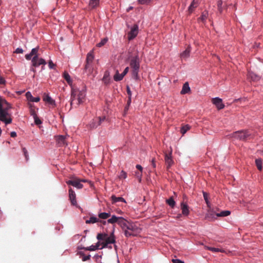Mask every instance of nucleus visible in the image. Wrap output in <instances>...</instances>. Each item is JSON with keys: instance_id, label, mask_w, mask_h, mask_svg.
<instances>
[{"instance_id": "1", "label": "nucleus", "mask_w": 263, "mask_h": 263, "mask_svg": "<svg viewBox=\"0 0 263 263\" xmlns=\"http://www.w3.org/2000/svg\"><path fill=\"white\" fill-rule=\"evenodd\" d=\"M120 226L126 237L136 236L141 231V229L138 224L129 221L125 219H124L123 222H120Z\"/></svg>"}, {"instance_id": "2", "label": "nucleus", "mask_w": 263, "mask_h": 263, "mask_svg": "<svg viewBox=\"0 0 263 263\" xmlns=\"http://www.w3.org/2000/svg\"><path fill=\"white\" fill-rule=\"evenodd\" d=\"M11 108V104L0 96V120L6 124L12 122L11 115L9 112V110Z\"/></svg>"}, {"instance_id": "3", "label": "nucleus", "mask_w": 263, "mask_h": 263, "mask_svg": "<svg viewBox=\"0 0 263 263\" xmlns=\"http://www.w3.org/2000/svg\"><path fill=\"white\" fill-rule=\"evenodd\" d=\"M130 66L132 69V75L135 79L138 78V73L140 69V59L138 55L133 57L130 61Z\"/></svg>"}, {"instance_id": "4", "label": "nucleus", "mask_w": 263, "mask_h": 263, "mask_svg": "<svg viewBox=\"0 0 263 263\" xmlns=\"http://www.w3.org/2000/svg\"><path fill=\"white\" fill-rule=\"evenodd\" d=\"M232 137L242 141H247L252 137V134L249 130H239L233 133Z\"/></svg>"}, {"instance_id": "5", "label": "nucleus", "mask_w": 263, "mask_h": 263, "mask_svg": "<svg viewBox=\"0 0 263 263\" xmlns=\"http://www.w3.org/2000/svg\"><path fill=\"white\" fill-rule=\"evenodd\" d=\"M72 97L74 98L77 97V98L81 102H83V100L85 97V92L83 90H79L77 89L73 88L71 89Z\"/></svg>"}, {"instance_id": "6", "label": "nucleus", "mask_w": 263, "mask_h": 263, "mask_svg": "<svg viewBox=\"0 0 263 263\" xmlns=\"http://www.w3.org/2000/svg\"><path fill=\"white\" fill-rule=\"evenodd\" d=\"M172 151L167 154L165 153L164 154V161L166 164V169L168 170L169 168L173 165L174 162L172 159Z\"/></svg>"}, {"instance_id": "7", "label": "nucleus", "mask_w": 263, "mask_h": 263, "mask_svg": "<svg viewBox=\"0 0 263 263\" xmlns=\"http://www.w3.org/2000/svg\"><path fill=\"white\" fill-rule=\"evenodd\" d=\"M115 242L116 240L114 232H112L109 236H108V235H107L105 241L101 243L102 247L101 249L106 248L108 244L114 243Z\"/></svg>"}, {"instance_id": "8", "label": "nucleus", "mask_w": 263, "mask_h": 263, "mask_svg": "<svg viewBox=\"0 0 263 263\" xmlns=\"http://www.w3.org/2000/svg\"><path fill=\"white\" fill-rule=\"evenodd\" d=\"M139 27L138 25L135 24L132 28L131 30L128 33V40H132L134 39L138 34Z\"/></svg>"}, {"instance_id": "9", "label": "nucleus", "mask_w": 263, "mask_h": 263, "mask_svg": "<svg viewBox=\"0 0 263 263\" xmlns=\"http://www.w3.org/2000/svg\"><path fill=\"white\" fill-rule=\"evenodd\" d=\"M32 66L33 67H38L41 65H45L46 64V62L42 58H39L37 57V58L36 59V57H32Z\"/></svg>"}, {"instance_id": "10", "label": "nucleus", "mask_w": 263, "mask_h": 263, "mask_svg": "<svg viewBox=\"0 0 263 263\" xmlns=\"http://www.w3.org/2000/svg\"><path fill=\"white\" fill-rule=\"evenodd\" d=\"M66 183L68 185H71L73 186L77 187V189H82L83 186V184L81 183L80 180L79 179H74V180H70L66 181Z\"/></svg>"}, {"instance_id": "11", "label": "nucleus", "mask_w": 263, "mask_h": 263, "mask_svg": "<svg viewBox=\"0 0 263 263\" xmlns=\"http://www.w3.org/2000/svg\"><path fill=\"white\" fill-rule=\"evenodd\" d=\"M106 120V118L105 117H98L93 120L92 123L90 124V126L91 128H96L99 125H101V123Z\"/></svg>"}, {"instance_id": "12", "label": "nucleus", "mask_w": 263, "mask_h": 263, "mask_svg": "<svg viewBox=\"0 0 263 263\" xmlns=\"http://www.w3.org/2000/svg\"><path fill=\"white\" fill-rule=\"evenodd\" d=\"M69 198L72 205H76L77 204L76 195L74 191L71 187L69 189Z\"/></svg>"}, {"instance_id": "13", "label": "nucleus", "mask_w": 263, "mask_h": 263, "mask_svg": "<svg viewBox=\"0 0 263 263\" xmlns=\"http://www.w3.org/2000/svg\"><path fill=\"white\" fill-rule=\"evenodd\" d=\"M124 218L122 217H117L115 215H112L111 217L107 220V222L111 224L117 223L120 226V222H123Z\"/></svg>"}, {"instance_id": "14", "label": "nucleus", "mask_w": 263, "mask_h": 263, "mask_svg": "<svg viewBox=\"0 0 263 263\" xmlns=\"http://www.w3.org/2000/svg\"><path fill=\"white\" fill-rule=\"evenodd\" d=\"M212 102L218 109H222L224 107V105L222 103V99L219 98H213Z\"/></svg>"}, {"instance_id": "15", "label": "nucleus", "mask_w": 263, "mask_h": 263, "mask_svg": "<svg viewBox=\"0 0 263 263\" xmlns=\"http://www.w3.org/2000/svg\"><path fill=\"white\" fill-rule=\"evenodd\" d=\"M180 208L182 211V214L183 215L187 216L189 215V206L186 203L182 202L180 204Z\"/></svg>"}, {"instance_id": "16", "label": "nucleus", "mask_w": 263, "mask_h": 263, "mask_svg": "<svg viewBox=\"0 0 263 263\" xmlns=\"http://www.w3.org/2000/svg\"><path fill=\"white\" fill-rule=\"evenodd\" d=\"M209 16V13L207 11H204L202 12L201 16L198 18L197 21L199 23H202V24H205L206 23V21L208 19Z\"/></svg>"}, {"instance_id": "17", "label": "nucleus", "mask_w": 263, "mask_h": 263, "mask_svg": "<svg viewBox=\"0 0 263 263\" xmlns=\"http://www.w3.org/2000/svg\"><path fill=\"white\" fill-rule=\"evenodd\" d=\"M199 4V0H193L188 8V12L192 13Z\"/></svg>"}, {"instance_id": "18", "label": "nucleus", "mask_w": 263, "mask_h": 263, "mask_svg": "<svg viewBox=\"0 0 263 263\" xmlns=\"http://www.w3.org/2000/svg\"><path fill=\"white\" fill-rule=\"evenodd\" d=\"M65 139L66 137L62 135L56 137L57 142L59 146H63L67 145Z\"/></svg>"}, {"instance_id": "19", "label": "nucleus", "mask_w": 263, "mask_h": 263, "mask_svg": "<svg viewBox=\"0 0 263 263\" xmlns=\"http://www.w3.org/2000/svg\"><path fill=\"white\" fill-rule=\"evenodd\" d=\"M191 52V47L188 46L187 48L180 53V58L182 59H186L189 57Z\"/></svg>"}, {"instance_id": "20", "label": "nucleus", "mask_w": 263, "mask_h": 263, "mask_svg": "<svg viewBox=\"0 0 263 263\" xmlns=\"http://www.w3.org/2000/svg\"><path fill=\"white\" fill-rule=\"evenodd\" d=\"M26 96L27 99L31 102H38L40 100V97H33L29 91L26 92Z\"/></svg>"}, {"instance_id": "21", "label": "nucleus", "mask_w": 263, "mask_h": 263, "mask_svg": "<svg viewBox=\"0 0 263 263\" xmlns=\"http://www.w3.org/2000/svg\"><path fill=\"white\" fill-rule=\"evenodd\" d=\"M191 91L190 87L188 82H185L182 87V89L181 91V94H186L190 92Z\"/></svg>"}, {"instance_id": "22", "label": "nucleus", "mask_w": 263, "mask_h": 263, "mask_svg": "<svg viewBox=\"0 0 263 263\" xmlns=\"http://www.w3.org/2000/svg\"><path fill=\"white\" fill-rule=\"evenodd\" d=\"M100 4V0H89V7L91 9H94L97 7Z\"/></svg>"}, {"instance_id": "23", "label": "nucleus", "mask_w": 263, "mask_h": 263, "mask_svg": "<svg viewBox=\"0 0 263 263\" xmlns=\"http://www.w3.org/2000/svg\"><path fill=\"white\" fill-rule=\"evenodd\" d=\"M81 103H82L77 98L74 99V98L72 97V93L71 94V106L77 107L79 104Z\"/></svg>"}, {"instance_id": "24", "label": "nucleus", "mask_w": 263, "mask_h": 263, "mask_svg": "<svg viewBox=\"0 0 263 263\" xmlns=\"http://www.w3.org/2000/svg\"><path fill=\"white\" fill-rule=\"evenodd\" d=\"M248 79L253 81H256L259 80L258 76L251 71L248 72Z\"/></svg>"}, {"instance_id": "25", "label": "nucleus", "mask_w": 263, "mask_h": 263, "mask_svg": "<svg viewBox=\"0 0 263 263\" xmlns=\"http://www.w3.org/2000/svg\"><path fill=\"white\" fill-rule=\"evenodd\" d=\"M94 59L93 51H91L88 53L86 57V63L92 64Z\"/></svg>"}, {"instance_id": "26", "label": "nucleus", "mask_w": 263, "mask_h": 263, "mask_svg": "<svg viewBox=\"0 0 263 263\" xmlns=\"http://www.w3.org/2000/svg\"><path fill=\"white\" fill-rule=\"evenodd\" d=\"M111 200H112V203H116V202H125V199L121 197H117L115 195H112V196H111Z\"/></svg>"}, {"instance_id": "27", "label": "nucleus", "mask_w": 263, "mask_h": 263, "mask_svg": "<svg viewBox=\"0 0 263 263\" xmlns=\"http://www.w3.org/2000/svg\"><path fill=\"white\" fill-rule=\"evenodd\" d=\"M92 64L86 63L84 70L86 72L91 73L92 72Z\"/></svg>"}, {"instance_id": "28", "label": "nucleus", "mask_w": 263, "mask_h": 263, "mask_svg": "<svg viewBox=\"0 0 263 263\" xmlns=\"http://www.w3.org/2000/svg\"><path fill=\"white\" fill-rule=\"evenodd\" d=\"M43 100L51 105L54 104L55 103L54 101L48 95H45L43 98Z\"/></svg>"}, {"instance_id": "29", "label": "nucleus", "mask_w": 263, "mask_h": 263, "mask_svg": "<svg viewBox=\"0 0 263 263\" xmlns=\"http://www.w3.org/2000/svg\"><path fill=\"white\" fill-rule=\"evenodd\" d=\"M124 76L122 74H119L118 71H117L116 73L115 74L114 77V79L116 81H120L123 79Z\"/></svg>"}, {"instance_id": "30", "label": "nucleus", "mask_w": 263, "mask_h": 263, "mask_svg": "<svg viewBox=\"0 0 263 263\" xmlns=\"http://www.w3.org/2000/svg\"><path fill=\"white\" fill-rule=\"evenodd\" d=\"M99 218L102 219H107L108 217L110 216V214L109 213H101L98 215Z\"/></svg>"}, {"instance_id": "31", "label": "nucleus", "mask_w": 263, "mask_h": 263, "mask_svg": "<svg viewBox=\"0 0 263 263\" xmlns=\"http://www.w3.org/2000/svg\"><path fill=\"white\" fill-rule=\"evenodd\" d=\"M39 47L37 46L34 48H33L32 50H31V54H32L33 56V57H36V59L37 58V57H39V54H38V51H39Z\"/></svg>"}, {"instance_id": "32", "label": "nucleus", "mask_w": 263, "mask_h": 263, "mask_svg": "<svg viewBox=\"0 0 263 263\" xmlns=\"http://www.w3.org/2000/svg\"><path fill=\"white\" fill-rule=\"evenodd\" d=\"M99 219L96 217L91 216L89 219L86 221V223H95L98 222Z\"/></svg>"}, {"instance_id": "33", "label": "nucleus", "mask_w": 263, "mask_h": 263, "mask_svg": "<svg viewBox=\"0 0 263 263\" xmlns=\"http://www.w3.org/2000/svg\"><path fill=\"white\" fill-rule=\"evenodd\" d=\"M166 203L172 208H174L176 204V202L173 197H170L167 199Z\"/></svg>"}, {"instance_id": "34", "label": "nucleus", "mask_w": 263, "mask_h": 263, "mask_svg": "<svg viewBox=\"0 0 263 263\" xmlns=\"http://www.w3.org/2000/svg\"><path fill=\"white\" fill-rule=\"evenodd\" d=\"M63 76H64V79L67 81L68 84L69 85H71L72 81H71V80L70 79V76H69V74L67 72H64V73L63 74Z\"/></svg>"}, {"instance_id": "35", "label": "nucleus", "mask_w": 263, "mask_h": 263, "mask_svg": "<svg viewBox=\"0 0 263 263\" xmlns=\"http://www.w3.org/2000/svg\"><path fill=\"white\" fill-rule=\"evenodd\" d=\"M231 212L229 211H223L219 213H217L216 215L218 217H225L229 215Z\"/></svg>"}, {"instance_id": "36", "label": "nucleus", "mask_w": 263, "mask_h": 263, "mask_svg": "<svg viewBox=\"0 0 263 263\" xmlns=\"http://www.w3.org/2000/svg\"><path fill=\"white\" fill-rule=\"evenodd\" d=\"M190 129V126L189 125H185L183 126L180 130V132L182 135H184L187 130Z\"/></svg>"}, {"instance_id": "37", "label": "nucleus", "mask_w": 263, "mask_h": 263, "mask_svg": "<svg viewBox=\"0 0 263 263\" xmlns=\"http://www.w3.org/2000/svg\"><path fill=\"white\" fill-rule=\"evenodd\" d=\"M107 234L105 233H99L97 235V238L99 240L105 241Z\"/></svg>"}, {"instance_id": "38", "label": "nucleus", "mask_w": 263, "mask_h": 263, "mask_svg": "<svg viewBox=\"0 0 263 263\" xmlns=\"http://www.w3.org/2000/svg\"><path fill=\"white\" fill-rule=\"evenodd\" d=\"M255 163H256V166H257V168L259 171H261V169H262V166H261L262 161H261V159H256L255 160Z\"/></svg>"}, {"instance_id": "39", "label": "nucleus", "mask_w": 263, "mask_h": 263, "mask_svg": "<svg viewBox=\"0 0 263 263\" xmlns=\"http://www.w3.org/2000/svg\"><path fill=\"white\" fill-rule=\"evenodd\" d=\"M108 41V39L107 37L104 38L101 40L100 42L97 44V46L99 47H101L102 46L104 45Z\"/></svg>"}, {"instance_id": "40", "label": "nucleus", "mask_w": 263, "mask_h": 263, "mask_svg": "<svg viewBox=\"0 0 263 263\" xmlns=\"http://www.w3.org/2000/svg\"><path fill=\"white\" fill-rule=\"evenodd\" d=\"M135 176L138 179L139 182L141 181L142 172L137 171L135 172Z\"/></svg>"}, {"instance_id": "41", "label": "nucleus", "mask_w": 263, "mask_h": 263, "mask_svg": "<svg viewBox=\"0 0 263 263\" xmlns=\"http://www.w3.org/2000/svg\"><path fill=\"white\" fill-rule=\"evenodd\" d=\"M127 93L128 95V104H130L131 103V97H132V91L130 89V88L128 86L126 87Z\"/></svg>"}, {"instance_id": "42", "label": "nucleus", "mask_w": 263, "mask_h": 263, "mask_svg": "<svg viewBox=\"0 0 263 263\" xmlns=\"http://www.w3.org/2000/svg\"><path fill=\"white\" fill-rule=\"evenodd\" d=\"M206 249L213 252H222V251L218 248L207 247Z\"/></svg>"}, {"instance_id": "43", "label": "nucleus", "mask_w": 263, "mask_h": 263, "mask_svg": "<svg viewBox=\"0 0 263 263\" xmlns=\"http://www.w3.org/2000/svg\"><path fill=\"white\" fill-rule=\"evenodd\" d=\"M86 251H93L97 250V248L95 247V245H91L90 247H88L84 248Z\"/></svg>"}, {"instance_id": "44", "label": "nucleus", "mask_w": 263, "mask_h": 263, "mask_svg": "<svg viewBox=\"0 0 263 263\" xmlns=\"http://www.w3.org/2000/svg\"><path fill=\"white\" fill-rule=\"evenodd\" d=\"M222 1L219 0L217 3V6H218V10L220 12V13H222Z\"/></svg>"}, {"instance_id": "45", "label": "nucleus", "mask_w": 263, "mask_h": 263, "mask_svg": "<svg viewBox=\"0 0 263 263\" xmlns=\"http://www.w3.org/2000/svg\"><path fill=\"white\" fill-rule=\"evenodd\" d=\"M120 179H125L127 177V174L125 172L122 171L119 176Z\"/></svg>"}, {"instance_id": "46", "label": "nucleus", "mask_w": 263, "mask_h": 263, "mask_svg": "<svg viewBox=\"0 0 263 263\" xmlns=\"http://www.w3.org/2000/svg\"><path fill=\"white\" fill-rule=\"evenodd\" d=\"M34 120V123L36 125H40L42 123L41 120L39 118V117L36 116L35 117L33 118Z\"/></svg>"}, {"instance_id": "47", "label": "nucleus", "mask_w": 263, "mask_h": 263, "mask_svg": "<svg viewBox=\"0 0 263 263\" xmlns=\"http://www.w3.org/2000/svg\"><path fill=\"white\" fill-rule=\"evenodd\" d=\"M23 152L24 153V156L26 158V160L27 161L28 160V154L27 149L25 148H23Z\"/></svg>"}, {"instance_id": "48", "label": "nucleus", "mask_w": 263, "mask_h": 263, "mask_svg": "<svg viewBox=\"0 0 263 263\" xmlns=\"http://www.w3.org/2000/svg\"><path fill=\"white\" fill-rule=\"evenodd\" d=\"M30 115L33 117H35L37 116V115L36 114L35 110L33 108H31L30 110Z\"/></svg>"}, {"instance_id": "49", "label": "nucleus", "mask_w": 263, "mask_h": 263, "mask_svg": "<svg viewBox=\"0 0 263 263\" xmlns=\"http://www.w3.org/2000/svg\"><path fill=\"white\" fill-rule=\"evenodd\" d=\"M151 0H139V3L140 4L143 5L149 3Z\"/></svg>"}, {"instance_id": "50", "label": "nucleus", "mask_w": 263, "mask_h": 263, "mask_svg": "<svg viewBox=\"0 0 263 263\" xmlns=\"http://www.w3.org/2000/svg\"><path fill=\"white\" fill-rule=\"evenodd\" d=\"M23 51H23V49L20 48H17L16 49V50H15V51L14 52L15 53H23Z\"/></svg>"}, {"instance_id": "51", "label": "nucleus", "mask_w": 263, "mask_h": 263, "mask_svg": "<svg viewBox=\"0 0 263 263\" xmlns=\"http://www.w3.org/2000/svg\"><path fill=\"white\" fill-rule=\"evenodd\" d=\"M48 65H49V67L50 69L54 68L55 66V64L51 60L49 62Z\"/></svg>"}, {"instance_id": "52", "label": "nucleus", "mask_w": 263, "mask_h": 263, "mask_svg": "<svg viewBox=\"0 0 263 263\" xmlns=\"http://www.w3.org/2000/svg\"><path fill=\"white\" fill-rule=\"evenodd\" d=\"M172 261L173 263H184V261L178 259H173Z\"/></svg>"}, {"instance_id": "53", "label": "nucleus", "mask_w": 263, "mask_h": 263, "mask_svg": "<svg viewBox=\"0 0 263 263\" xmlns=\"http://www.w3.org/2000/svg\"><path fill=\"white\" fill-rule=\"evenodd\" d=\"M32 55L31 54V53H30L29 54H27L25 55V58L26 60H30L31 59H32Z\"/></svg>"}, {"instance_id": "54", "label": "nucleus", "mask_w": 263, "mask_h": 263, "mask_svg": "<svg viewBox=\"0 0 263 263\" xmlns=\"http://www.w3.org/2000/svg\"><path fill=\"white\" fill-rule=\"evenodd\" d=\"M129 71V67H127L125 68L123 72L122 73V75L124 77L128 72Z\"/></svg>"}, {"instance_id": "55", "label": "nucleus", "mask_w": 263, "mask_h": 263, "mask_svg": "<svg viewBox=\"0 0 263 263\" xmlns=\"http://www.w3.org/2000/svg\"><path fill=\"white\" fill-rule=\"evenodd\" d=\"M90 255H88L87 256H84L82 258V260L84 261H86L87 260L90 259Z\"/></svg>"}, {"instance_id": "56", "label": "nucleus", "mask_w": 263, "mask_h": 263, "mask_svg": "<svg viewBox=\"0 0 263 263\" xmlns=\"http://www.w3.org/2000/svg\"><path fill=\"white\" fill-rule=\"evenodd\" d=\"M152 165L153 167V168H156V161H155V158H153L152 160Z\"/></svg>"}, {"instance_id": "57", "label": "nucleus", "mask_w": 263, "mask_h": 263, "mask_svg": "<svg viewBox=\"0 0 263 263\" xmlns=\"http://www.w3.org/2000/svg\"><path fill=\"white\" fill-rule=\"evenodd\" d=\"M136 167L140 172H142V170H143V168L142 167L139 165V164H137L136 165Z\"/></svg>"}, {"instance_id": "58", "label": "nucleus", "mask_w": 263, "mask_h": 263, "mask_svg": "<svg viewBox=\"0 0 263 263\" xmlns=\"http://www.w3.org/2000/svg\"><path fill=\"white\" fill-rule=\"evenodd\" d=\"M5 82H6V81L4 79V78L1 77L0 78V84H5Z\"/></svg>"}, {"instance_id": "59", "label": "nucleus", "mask_w": 263, "mask_h": 263, "mask_svg": "<svg viewBox=\"0 0 263 263\" xmlns=\"http://www.w3.org/2000/svg\"><path fill=\"white\" fill-rule=\"evenodd\" d=\"M130 104H128V100H127V105L126 106H125V108H124V111L125 112H126L128 109V107L129 106Z\"/></svg>"}, {"instance_id": "60", "label": "nucleus", "mask_w": 263, "mask_h": 263, "mask_svg": "<svg viewBox=\"0 0 263 263\" xmlns=\"http://www.w3.org/2000/svg\"><path fill=\"white\" fill-rule=\"evenodd\" d=\"M10 136L11 137L14 138L16 137V133L15 132H12L10 133Z\"/></svg>"}, {"instance_id": "61", "label": "nucleus", "mask_w": 263, "mask_h": 263, "mask_svg": "<svg viewBox=\"0 0 263 263\" xmlns=\"http://www.w3.org/2000/svg\"><path fill=\"white\" fill-rule=\"evenodd\" d=\"M101 245V243L100 242H98L96 245H95V247L97 248V250L99 249V247Z\"/></svg>"}, {"instance_id": "62", "label": "nucleus", "mask_w": 263, "mask_h": 263, "mask_svg": "<svg viewBox=\"0 0 263 263\" xmlns=\"http://www.w3.org/2000/svg\"><path fill=\"white\" fill-rule=\"evenodd\" d=\"M182 215V214H178V215L177 216V219L180 218L181 217V215Z\"/></svg>"}, {"instance_id": "63", "label": "nucleus", "mask_w": 263, "mask_h": 263, "mask_svg": "<svg viewBox=\"0 0 263 263\" xmlns=\"http://www.w3.org/2000/svg\"><path fill=\"white\" fill-rule=\"evenodd\" d=\"M203 196H204V198L205 200L207 202V197L204 193L203 194Z\"/></svg>"}, {"instance_id": "64", "label": "nucleus", "mask_w": 263, "mask_h": 263, "mask_svg": "<svg viewBox=\"0 0 263 263\" xmlns=\"http://www.w3.org/2000/svg\"><path fill=\"white\" fill-rule=\"evenodd\" d=\"M101 222H102V223L103 224H105L106 223V221H101Z\"/></svg>"}]
</instances>
